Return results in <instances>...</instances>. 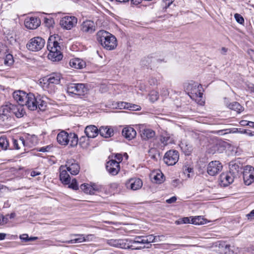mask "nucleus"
Here are the masks:
<instances>
[{
  "label": "nucleus",
  "instance_id": "nucleus-1",
  "mask_svg": "<svg viewBox=\"0 0 254 254\" xmlns=\"http://www.w3.org/2000/svg\"><path fill=\"white\" fill-rule=\"evenodd\" d=\"M13 97L19 105H25L31 111L37 109L45 111L47 107V102L44 100V97L39 95L35 96L32 93H27L23 91L17 90L13 93Z\"/></svg>",
  "mask_w": 254,
  "mask_h": 254
},
{
  "label": "nucleus",
  "instance_id": "nucleus-2",
  "mask_svg": "<svg viewBox=\"0 0 254 254\" xmlns=\"http://www.w3.org/2000/svg\"><path fill=\"white\" fill-rule=\"evenodd\" d=\"M97 39L103 47L107 50L115 49L117 46L116 38L105 30H100L96 34Z\"/></svg>",
  "mask_w": 254,
  "mask_h": 254
},
{
  "label": "nucleus",
  "instance_id": "nucleus-3",
  "mask_svg": "<svg viewBox=\"0 0 254 254\" xmlns=\"http://www.w3.org/2000/svg\"><path fill=\"white\" fill-rule=\"evenodd\" d=\"M56 37L51 36L48 41L47 49L49 51L48 57L49 60L53 62H59L63 58V55L61 52V47L56 39Z\"/></svg>",
  "mask_w": 254,
  "mask_h": 254
},
{
  "label": "nucleus",
  "instance_id": "nucleus-4",
  "mask_svg": "<svg viewBox=\"0 0 254 254\" xmlns=\"http://www.w3.org/2000/svg\"><path fill=\"white\" fill-rule=\"evenodd\" d=\"M57 141L62 145H66L69 143L71 147L76 146L78 142L77 135L75 133H68L65 131H62L58 133L57 137Z\"/></svg>",
  "mask_w": 254,
  "mask_h": 254
},
{
  "label": "nucleus",
  "instance_id": "nucleus-5",
  "mask_svg": "<svg viewBox=\"0 0 254 254\" xmlns=\"http://www.w3.org/2000/svg\"><path fill=\"white\" fill-rule=\"evenodd\" d=\"M66 91L69 94L84 96L88 91V88L83 83H70L67 85Z\"/></svg>",
  "mask_w": 254,
  "mask_h": 254
},
{
  "label": "nucleus",
  "instance_id": "nucleus-6",
  "mask_svg": "<svg viewBox=\"0 0 254 254\" xmlns=\"http://www.w3.org/2000/svg\"><path fill=\"white\" fill-rule=\"evenodd\" d=\"M106 243L111 247L121 249H131L132 250H139L142 248L141 247L134 248L133 245H129V243H128L127 239H112L107 240Z\"/></svg>",
  "mask_w": 254,
  "mask_h": 254
},
{
  "label": "nucleus",
  "instance_id": "nucleus-7",
  "mask_svg": "<svg viewBox=\"0 0 254 254\" xmlns=\"http://www.w3.org/2000/svg\"><path fill=\"white\" fill-rule=\"evenodd\" d=\"M13 104L6 103L0 107V120L5 124L9 122L12 117Z\"/></svg>",
  "mask_w": 254,
  "mask_h": 254
},
{
  "label": "nucleus",
  "instance_id": "nucleus-8",
  "mask_svg": "<svg viewBox=\"0 0 254 254\" xmlns=\"http://www.w3.org/2000/svg\"><path fill=\"white\" fill-rule=\"evenodd\" d=\"M187 89L191 98L196 100L197 98H202L203 93L201 92L202 86L200 84L191 82L189 84Z\"/></svg>",
  "mask_w": 254,
  "mask_h": 254
},
{
  "label": "nucleus",
  "instance_id": "nucleus-9",
  "mask_svg": "<svg viewBox=\"0 0 254 254\" xmlns=\"http://www.w3.org/2000/svg\"><path fill=\"white\" fill-rule=\"evenodd\" d=\"M45 41L40 37H34L30 40L27 44V49L31 51H39L44 46Z\"/></svg>",
  "mask_w": 254,
  "mask_h": 254
},
{
  "label": "nucleus",
  "instance_id": "nucleus-10",
  "mask_svg": "<svg viewBox=\"0 0 254 254\" xmlns=\"http://www.w3.org/2000/svg\"><path fill=\"white\" fill-rule=\"evenodd\" d=\"M179 158V152L175 150H170L165 153L163 160L167 165L172 166L176 164Z\"/></svg>",
  "mask_w": 254,
  "mask_h": 254
},
{
  "label": "nucleus",
  "instance_id": "nucleus-11",
  "mask_svg": "<svg viewBox=\"0 0 254 254\" xmlns=\"http://www.w3.org/2000/svg\"><path fill=\"white\" fill-rule=\"evenodd\" d=\"M243 179L246 185H251L254 181V168L247 166L243 171Z\"/></svg>",
  "mask_w": 254,
  "mask_h": 254
},
{
  "label": "nucleus",
  "instance_id": "nucleus-12",
  "mask_svg": "<svg viewBox=\"0 0 254 254\" xmlns=\"http://www.w3.org/2000/svg\"><path fill=\"white\" fill-rule=\"evenodd\" d=\"M223 166L218 161H212L210 162L207 168V173L212 176L218 174L222 169Z\"/></svg>",
  "mask_w": 254,
  "mask_h": 254
},
{
  "label": "nucleus",
  "instance_id": "nucleus-13",
  "mask_svg": "<svg viewBox=\"0 0 254 254\" xmlns=\"http://www.w3.org/2000/svg\"><path fill=\"white\" fill-rule=\"evenodd\" d=\"M95 23L92 20L84 21L80 26V31L84 34H92L96 30Z\"/></svg>",
  "mask_w": 254,
  "mask_h": 254
},
{
  "label": "nucleus",
  "instance_id": "nucleus-14",
  "mask_svg": "<svg viewBox=\"0 0 254 254\" xmlns=\"http://www.w3.org/2000/svg\"><path fill=\"white\" fill-rule=\"evenodd\" d=\"M77 22V19L75 17L67 16L62 18L60 24L64 28L70 30L76 24Z\"/></svg>",
  "mask_w": 254,
  "mask_h": 254
},
{
  "label": "nucleus",
  "instance_id": "nucleus-15",
  "mask_svg": "<svg viewBox=\"0 0 254 254\" xmlns=\"http://www.w3.org/2000/svg\"><path fill=\"white\" fill-rule=\"evenodd\" d=\"M106 168L110 175L115 176L120 171V166L117 161L112 159L107 163Z\"/></svg>",
  "mask_w": 254,
  "mask_h": 254
},
{
  "label": "nucleus",
  "instance_id": "nucleus-16",
  "mask_svg": "<svg viewBox=\"0 0 254 254\" xmlns=\"http://www.w3.org/2000/svg\"><path fill=\"white\" fill-rule=\"evenodd\" d=\"M24 24L25 26L27 28L29 29H35L40 26L41 21L40 19L37 17H28L25 19Z\"/></svg>",
  "mask_w": 254,
  "mask_h": 254
},
{
  "label": "nucleus",
  "instance_id": "nucleus-17",
  "mask_svg": "<svg viewBox=\"0 0 254 254\" xmlns=\"http://www.w3.org/2000/svg\"><path fill=\"white\" fill-rule=\"evenodd\" d=\"M235 177L233 174L229 172L222 173L220 176L221 185L224 187L228 186L233 182Z\"/></svg>",
  "mask_w": 254,
  "mask_h": 254
},
{
  "label": "nucleus",
  "instance_id": "nucleus-18",
  "mask_svg": "<svg viewBox=\"0 0 254 254\" xmlns=\"http://www.w3.org/2000/svg\"><path fill=\"white\" fill-rule=\"evenodd\" d=\"M126 186L127 189L135 190L141 188L142 182L140 179L131 178L126 182Z\"/></svg>",
  "mask_w": 254,
  "mask_h": 254
},
{
  "label": "nucleus",
  "instance_id": "nucleus-19",
  "mask_svg": "<svg viewBox=\"0 0 254 254\" xmlns=\"http://www.w3.org/2000/svg\"><path fill=\"white\" fill-rule=\"evenodd\" d=\"M80 189L87 194H94L96 192L100 191L101 187L95 184L91 185L84 184L81 185Z\"/></svg>",
  "mask_w": 254,
  "mask_h": 254
},
{
  "label": "nucleus",
  "instance_id": "nucleus-20",
  "mask_svg": "<svg viewBox=\"0 0 254 254\" xmlns=\"http://www.w3.org/2000/svg\"><path fill=\"white\" fill-rule=\"evenodd\" d=\"M65 167L67 170L72 175H76L80 170L79 165L74 160H70L67 162Z\"/></svg>",
  "mask_w": 254,
  "mask_h": 254
},
{
  "label": "nucleus",
  "instance_id": "nucleus-21",
  "mask_svg": "<svg viewBox=\"0 0 254 254\" xmlns=\"http://www.w3.org/2000/svg\"><path fill=\"white\" fill-rule=\"evenodd\" d=\"M151 181L156 184H161L164 181V176L160 170H154L150 175Z\"/></svg>",
  "mask_w": 254,
  "mask_h": 254
},
{
  "label": "nucleus",
  "instance_id": "nucleus-22",
  "mask_svg": "<svg viewBox=\"0 0 254 254\" xmlns=\"http://www.w3.org/2000/svg\"><path fill=\"white\" fill-rule=\"evenodd\" d=\"M84 132L88 138H95L99 133V129L94 125H89L85 127Z\"/></svg>",
  "mask_w": 254,
  "mask_h": 254
},
{
  "label": "nucleus",
  "instance_id": "nucleus-23",
  "mask_svg": "<svg viewBox=\"0 0 254 254\" xmlns=\"http://www.w3.org/2000/svg\"><path fill=\"white\" fill-rule=\"evenodd\" d=\"M122 135L127 139L131 140L135 137L136 132L133 127H127L123 128Z\"/></svg>",
  "mask_w": 254,
  "mask_h": 254
},
{
  "label": "nucleus",
  "instance_id": "nucleus-24",
  "mask_svg": "<svg viewBox=\"0 0 254 254\" xmlns=\"http://www.w3.org/2000/svg\"><path fill=\"white\" fill-rule=\"evenodd\" d=\"M141 138L144 140L150 139L155 136V132L150 128H143L140 130Z\"/></svg>",
  "mask_w": 254,
  "mask_h": 254
},
{
  "label": "nucleus",
  "instance_id": "nucleus-25",
  "mask_svg": "<svg viewBox=\"0 0 254 254\" xmlns=\"http://www.w3.org/2000/svg\"><path fill=\"white\" fill-rule=\"evenodd\" d=\"M69 64L71 67L76 69L83 68L86 65L85 61L79 58H74L70 60Z\"/></svg>",
  "mask_w": 254,
  "mask_h": 254
},
{
  "label": "nucleus",
  "instance_id": "nucleus-26",
  "mask_svg": "<svg viewBox=\"0 0 254 254\" xmlns=\"http://www.w3.org/2000/svg\"><path fill=\"white\" fill-rule=\"evenodd\" d=\"M242 168V165L239 162L231 161L229 164V172L235 177Z\"/></svg>",
  "mask_w": 254,
  "mask_h": 254
},
{
  "label": "nucleus",
  "instance_id": "nucleus-27",
  "mask_svg": "<svg viewBox=\"0 0 254 254\" xmlns=\"http://www.w3.org/2000/svg\"><path fill=\"white\" fill-rule=\"evenodd\" d=\"M12 147L10 149L19 150L23 147H25V144H28V142L26 143L24 142V138L23 137H20L19 138H12Z\"/></svg>",
  "mask_w": 254,
  "mask_h": 254
},
{
  "label": "nucleus",
  "instance_id": "nucleus-28",
  "mask_svg": "<svg viewBox=\"0 0 254 254\" xmlns=\"http://www.w3.org/2000/svg\"><path fill=\"white\" fill-rule=\"evenodd\" d=\"M62 75L60 73H53L51 74L48 79V85L51 84H58L60 83Z\"/></svg>",
  "mask_w": 254,
  "mask_h": 254
},
{
  "label": "nucleus",
  "instance_id": "nucleus-29",
  "mask_svg": "<svg viewBox=\"0 0 254 254\" xmlns=\"http://www.w3.org/2000/svg\"><path fill=\"white\" fill-rule=\"evenodd\" d=\"M64 167H60V180L65 185H68L70 183V178L66 170L64 169Z\"/></svg>",
  "mask_w": 254,
  "mask_h": 254
},
{
  "label": "nucleus",
  "instance_id": "nucleus-30",
  "mask_svg": "<svg viewBox=\"0 0 254 254\" xmlns=\"http://www.w3.org/2000/svg\"><path fill=\"white\" fill-rule=\"evenodd\" d=\"M100 134L104 137H110L113 135L114 131L113 128L109 127H101L99 129Z\"/></svg>",
  "mask_w": 254,
  "mask_h": 254
},
{
  "label": "nucleus",
  "instance_id": "nucleus-31",
  "mask_svg": "<svg viewBox=\"0 0 254 254\" xmlns=\"http://www.w3.org/2000/svg\"><path fill=\"white\" fill-rule=\"evenodd\" d=\"M218 251L221 254H230L231 245L225 242H220L218 245Z\"/></svg>",
  "mask_w": 254,
  "mask_h": 254
},
{
  "label": "nucleus",
  "instance_id": "nucleus-32",
  "mask_svg": "<svg viewBox=\"0 0 254 254\" xmlns=\"http://www.w3.org/2000/svg\"><path fill=\"white\" fill-rule=\"evenodd\" d=\"M24 105H19V106H16L13 105L12 107V115L14 114L17 118H21L23 116L25 113L23 108Z\"/></svg>",
  "mask_w": 254,
  "mask_h": 254
},
{
  "label": "nucleus",
  "instance_id": "nucleus-33",
  "mask_svg": "<svg viewBox=\"0 0 254 254\" xmlns=\"http://www.w3.org/2000/svg\"><path fill=\"white\" fill-rule=\"evenodd\" d=\"M71 237H76L75 239H71L69 241L63 242L67 244H75V243H80L84 242L85 239L83 234H71Z\"/></svg>",
  "mask_w": 254,
  "mask_h": 254
},
{
  "label": "nucleus",
  "instance_id": "nucleus-34",
  "mask_svg": "<svg viewBox=\"0 0 254 254\" xmlns=\"http://www.w3.org/2000/svg\"><path fill=\"white\" fill-rule=\"evenodd\" d=\"M227 106L229 109L236 111L238 113H241L244 110V107L237 102L229 103Z\"/></svg>",
  "mask_w": 254,
  "mask_h": 254
},
{
  "label": "nucleus",
  "instance_id": "nucleus-35",
  "mask_svg": "<svg viewBox=\"0 0 254 254\" xmlns=\"http://www.w3.org/2000/svg\"><path fill=\"white\" fill-rule=\"evenodd\" d=\"M24 142L26 143L28 142V144L25 143V147H31L37 143V138L35 135H28L26 139H24Z\"/></svg>",
  "mask_w": 254,
  "mask_h": 254
},
{
  "label": "nucleus",
  "instance_id": "nucleus-36",
  "mask_svg": "<svg viewBox=\"0 0 254 254\" xmlns=\"http://www.w3.org/2000/svg\"><path fill=\"white\" fill-rule=\"evenodd\" d=\"M181 147L186 155H190L193 150L192 146L190 144L187 142L185 143H182Z\"/></svg>",
  "mask_w": 254,
  "mask_h": 254
},
{
  "label": "nucleus",
  "instance_id": "nucleus-37",
  "mask_svg": "<svg viewBox=\"0 0 254 254\" xmlns=\"http://www.w3.org/2000/svg\"><path fill=\"white\" fill-rule=\"evenodd\" d=\"M191 223L195 225H202L206 223L205 219L201 216L191 217Z\"/></svg>",
  "mask_w": 254,
  "mask_h": 254
},
{
  "label": "nucleus",
  "instance_id": "nucleus-38",
  "mask_svg": "<svg viewBox=\"0 0 254 254\" xmlns=\"http://www.w3.org/2000/svg\"><path fill=\"white\" fill-rule=\"evenodd\" d=\"M9 147V142L7 139L4 136L0 137V150H5Z\"/></svg>",
  "mask_w": 254,
  "mask_h": 254
},
{
  "label": "nucleus",
  "instance_id": "nucleus-39",
  "mask_svg": "<svg viewBox=\"0 0 254 254\" xmlns=\"http://www.w3.org/2000/svg\"><path fill=\"white\" fill-rule=\"evenodd\" d=\"M78 141L79 145L83 148H87L89 145V138L87 136H81Z\"/></svg>",
  "mask_w": 254,
  "mask_h": 254
},
{
  "label": "nucleus",
  "instance_id": "nucleus-40",
  "mask_svg": "<svg viewBox=\"0 0 254 254\" xmlns=\"http://www.w3.org/2000/svg\"><path fill=\"white\" fill-rule=\"evenodd\" d=\"M162 78L161 76H151L148 82L151 86L157 85L160 83L161 79Z\"/></svg>",
  "mask_w": 254,
  "mask_h": 254
},
{
  "label": "nucleus",
  "instance_id": "nucleus-41",
  "mask_svg": "<svg viewBox=\"0 0 254 254\" xmlns=\"http://www.w3.org/2000/svg\"><path fill=\"white\" fill-rule=\"evenodd\" d=\"M160 140L164 145H167L168 144L171 143L172 142L171 138L167 134L162 135L160 136Z\"/></svg>",
  "mask_w": 254,
  "mask_h": 254
},
{
  "label": "nucleus",
  "instance_id": "nucleus-42",
  "mask_svg": "<svg viewBox=\"0 0 254 254\" xmlns=\"http://www.w3.org/2000/svg\"><path fill=\"white\" fill-rule=\"evenodd\" d=\"M233 132H239L242 134H246L250 136H254V131L247 130L246 129H242L241 128H235Z\"/></svg>",
  "mask_w": 254,
  "mask_h": 254
},
{
  "label": "nucleus",
  "instance_id": "nucleus-43",
  "mask_svg": "<svg viewBox=\"0 0 254 254\" xmlns=\"http://www.w3.org/2000/svg\"><path fill=\"white\" fill-rule=\"evenodd\" d=\"M191 217H183L177 220L175 223L178 225L191 223Z\"/></svg>",
  "mask_w": 254,
  "mask_h": 254
},
{
  "label": "nucleus",
  "instance_id": "nucleus-44",
  "mask_svg": "<svg viewBox=\"0 0 254 254\" xmlns=\"http://www.w3.org/2000/svg\"><path fill=\"white\" fill-rule=\"evenodd\" d=\"M149 100L152 102L157 101L159 98L158 92L156 91H152L149 94Z\"/></svg>",
  "mask_w": 254,
  "mask_h": 254
},
{
  "label": "nucleus",
  "instance_id": "nucleus-45",
  "mask_svg": "<svg viewBox=\"0 0 254 254\" xmlns=\"http://www.w3.org/2000/svg\"><path fill=\"white\" fill-rule=\"evenodd\" d=\"M146 236L147 244L158 242L159 240V238L161 237L160 236H154L153 235H149Z\"/></svg>",
  "mask_w": 254,
  "mask_h": 254
},
{
  "label": "nucleus",
  "instance_id": "nucleus-46",
  "mask_svg": "<svg viewBox=\"0 0 254 254\" xmlns=\"http://www.w3.org/2000/svg\"><path fill=\"white\" fill-rule=\"evenodd\" d=\"M13 63V59L12 55L11 54H7L4 60V63L6 65H10Z\"/></svg>",
  "mask_w": 254,
  "mask_h": 254
},
{
  "label": "nucleus",
  "instance_id": "nucleus-47",
  "mask_svg": "<svg viewBox=\"0 0 254 254\" xmlns=\"http://www.w3.org/2000/svg\"><path fill=\"white\" fill-rule=\"evenodd\" d=\"M69 188L75 190L78 189V186L75 179H72L71 183L69 184Z\"/></svg>",
  "mask_w": 254,
  "mask_h": 254
},
{
  "label": "nucleus",
  "instance_id": "nucleus-48",
  "mask_svg": "<svg viewBox=\"0 0 254 254\" xmlns=\"http://www.w3.org/2000/svg\"><path fill=\"white\" fill-rule=\"evenodd\" d=\"M129 103H127V102H121L120 103H118V107L120 109H128L130 107H129Z\"/></svg>",
  "mask_w": 254,
  "mask_h": 254
},
{
  "label": "nucleus",
  "instance_id": "nucleus-49",
  "mask_svg": "<svg viewBox=\"0 0 254 254\" xmlns=\"http://www.w3.org/2000/svg\"><path fill=\"white\" fill-rule=\"evenodd\" d=\"M127 241L129 243V245H132L133 244H142L141 239H137V236L135 238L134 240L127 239Z\"/></svg>",
  "mask_w": 254,
  "mask_h": 254
},
{
  "label": "nucleus",
  "instance_id": "nucleus-50",
  "mask_svg": "<svg viewBox=\"0 0 254 254\" xmlns=\"http://www.w3.org/2000/svg\"><path fill=\"white\" fill-rule=\"evenodd\" d=\"M235 18L236 21L240 24H242L244 22V19L243 17L238 13L235 14Z\"/></svg>",
  "mask_w": 254,
  "mask_h": 254
},
{
  "label": "nucleus",
  "instance_id": "nucleus-51",
  "mask_svg": "<svg viewBox=\"0 0 254 254\" xmlns=\"http://www.w3.org/2000/svg\"><path fill=\"white\" fill-rule=\"evenodd\" d=\"M51 148H52V146H51L50 145H47L46 146H44V147L39 148L38 149V150L40 152H45L49 151Z\"/></svg>",
  "mask_w": 254,
  "mask_h": 254
},
{
  "label": "nucleus",
  "instance_id": "nucleus-52",
  "mask_svg": "<svg viewBox=\"0 0 254 254\" xmlns=\"http://www.w3.org/2000/svg\"><path fill=\"white\" fill-rule=\"evenodd\" d=\"M84 237L85 239L84 242H89L94 238L95 236L94 235L89 234L87 235H84Z\"/></svg>",
  "mask_w": 254,
  "mask_h": 254
},
{
  "label": "nucleus",
  "instance_id": "nucleus-53",
  "mask_svg": "<svg viewBox=\"0 0 254 254\" xmlns=\"http://www.w3.org/2000/svg\"><path fill=\"white\" fill-rule=\"evenodd\" d=\"M169 91L167 88L163 87L161 90V95L163 96H167L169 95Z\"/></svg>",
  "mask_w": 254,
  "mask_h": 254
},
{
  "label": "nucleus",
  "instance_id": "nucleus-54",
  "mask_svg": "<svg viewBox=\"0 0 254 254\" xmlns=\"http://www.w3.org/2000/svg\"><path fill=\"white\" fill-rule=\"evenodd\" d=\"M238 252H239V248L236 247L234 246H231L230 254H237Z\"/></svg>",
  "mask_w": 254,
  "mask_h": 254
},
{
  "label": "nucleus",
  "instance_id": "nucleus-55",
  "mask_svg": "<svg viewBox=\"0 0 254 254\" xmlns=\"http://www.w3.org/2000/svg\"><path fill=\"white\" fill-rule=\"evenodd\" d=\"M20 239L25 242L29 241V237L27 234H24L20 235Z\"/></svg>",
  "mask_w": 254,
  "mask_h": 254
},
{
  "label": "nucleus",
  "instance_id": "nucleus-56",
  "mask_svg": "<svg viewBox=\"0 0 254 254\" xmlns=\"http://www.w3.org/2000/svg\"><path fill=\"white\" fill-rule=\"evenodd\" d=\"M175 0H163V3L165 4L166 8L168 7Z\"/></svg>",
  "mask_w": 254,
  "mask_h": 254
},
{
  "label": "nucleus",
  "instance_id": "nucleus-57",
  "mask_svg": "<svg viewBox=\"0 0 254 254\" xmlns=\"http://www.w3.org/2000/svg\"><path fill=\"white\" fill-rule=\"evenodd\" d=\"M137 238L139 239H141V242H142V244H147V241H146V236H137Z\"/></svg>",
  "mask_w": 254,
  "mask_h": 254
},
{
  "label": "nucleus",
  "instance_id": "nucleus-58",
  "mask_svg": "<svg viewBox=\"0 0 254 254\" xmlns=\"http://www.w3.org/2000/svg\"><path fill=\"white\" fill-rule=\"evenodd\" d=\"M129 107H130L128 109L129 110H134V111H136V110H139V108H138V106H137L136 105H131V104L129 103Z\"/></svg>",
  "mask_w": 254,
  "mask_h": 254
},
{
  "label": "nucleus",
  "instance_id": "nucleus-59",
  "mask_svg": "<svg viewBox=\"0 0 254 254\" xmlns=\"http://www.w3.org/2000/svg\"><path fill=\"white\" fill-rule=\"evenodd\" d=\"M177 200V198L175 196H173L169 199L166 200V202L168 203H172L175 202Z\"/></svg>",
  "mask_w": 254,
  "mask_h": 254
},
{
  "label": "nucleus",
  "instance_id": "nucleus-60",
  "mask_svg": "<svg viewBox=\"0 0 254 254\" xmlns=\"http://www.w3.org/2000/svg\"><path fill=\"white\" fill-rule=\"evenodd\" d=\"M250 121H247L245 120H242L240 122V124L242 126H249L250 125Z\"/></svg>",
  "mask_w": 254,
  "mask_h": 254
},
{
  "label": "nucleus",
  "instance_id": "nucleus-61",
  "mask_svg": "<svg viewBox=\"0 0 254 254\" xmlns=\"http://www.w3.org/2000/svg\"><path fill=\"white\" fill-rule=\"evenodd\" d=\"M115 158L118 161V162L120 163L123 160V156L121 154H117L115 156Z\"/></svg>",
  "mask_w": 254,
  "mask_h": 254
},
{
  "label": "nucleus",
  "instance_id": "nucleus-62",
  "mask_svg": "<svg viewBox=\"0 0 254 254\" xmlns=\"http://www.w3.org/2000/svg\"><path fill=\"white\" fill-rule=\"evenodd\" d=\"M247 217H248V219H253L254 217V209L251 211L250 213L247 214Z\"/></svg>",
  "mask_w": 254,
  "mask_h": 254
},
{
  "label": "nucleus",
  "instance_id": "nucleus-63",
  "mask_svg": "<svg viewBox=\"0 0 254 254\" xmlns=\"http://www.w3.org/2000/svg\"><path fill=\"white\" fill-rule=\"evenodd\" d=\"M45 22L46 23H49V26H51L53 23V20L52 19H45Z\"/></svg>",
  "mask_w": 254,
  "mask_h": 254
},
{
  "label": "nucleus",
  "instance_id": "nucleus-64",
  "mask_svg": "<svg viewBox=\"0 0 254 254\" xmlns=\"http://www.w3.org/2000/svg\"><path fill=\"white\" fill-rule=\"evenodd\" d=\"M40 174V173L39 172H36L35 171H32L31 172V176H32V177H35L37 175H39Z\"/></svg>",
  "mask_w": 254,
  "mask_h": 254
}]
</instances>
